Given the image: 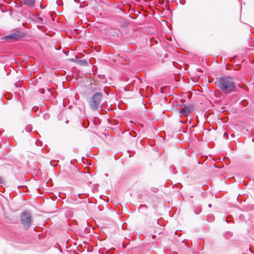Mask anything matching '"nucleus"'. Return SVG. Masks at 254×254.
Wrapping results in <instances>:
<instances>
[{
    "mask_svg": "<svg viewBox=\"0 0 254 254\" xmlns=\"http://www.w3.org/2000/svg\"><path fill=\"white\" fill-rule=\"evenodd\" d=\"M97 90V89L96 88H94V87L93 88L91 87L90 89L91 92H93L96 91Z\"/></svg>",
    "mask_w": 254,
    "mask_h": 254,
    "instance_id": "1a4fd4ad",
    "label": "nucleus"
},
{
    "mask_svg": "<svg viewBox=\"0 0 254 254\" xmlns=\"http://www.w3.org/2000/svg\"><path fill=\"white\" fill-rule=\"evenodd\" d=\"M152 239H155V238H156L155 235H153L152 236Z\"/></svg>",
    "mask_w": 254,
    "mask_h": 254,
    "instance_id": "9b49d317",
    "label": "nucleus"
},
{
    "mask_svg": "<svg viewBox=\"0 0 254 254\" xmlns=\"http://www.w3.org/2000/svg\"><path fill=\"white\" fill-rule=\"evenodd\" d=\"M76 209L79 211H86L87 209V205L86 202H81L77 206Z\"/></svg>",
    "mask_w": 254,
    "mask_h": 254,
    "instance_id": "423d86ee",
    "label": "nucleus"
},
{
    "mask_svg": "<svg viewBox=\"0 0 254 254\" xmlns=\"http://www.w3.org/2000/svg\"><path fill=\"white\" fill-rule=\"evenodd\" d=\"M215 84L225 94H228L236 90V86L233 79L230 76H224L218 78Z\"/></svg>",
    "mask_w": 254,
    "mask_h": 254,
    "instance_id": "f257e3e1",
    "label": "nucleus"
},
{
    "mask_svg": "<svg viewBox=\"0 0 254 254\" xmlns=\"http://www.w3.org/2000/svg\"><path fill=\"white\" fill-rule=\"evenodd\" d=\"M23 33L19 31H16L4 37V39L8 40L9 42L17 41L20 38L24 37Z\"/></svg>",
    "mask_w": 254,
    "mask_h": 254,
    "instance_id": "20e7f679",
    "label": "nucleus"
},
{
    "mask_svg": "<svg viewBox=\"0 0 254 254\" xmlns=\"http://www.w3.org/2000/svg\"><path fill=\"white\" fill-rule=\"evenodd\" d=\"M24 4L30 6H34L35 3V0H24Z\"/></svg>",
    "mask_w": 254,
    "mask_h": 254,
    "instance_id": "0eeeda50",
    "label": "nucleus"
},
{
    "mask_svg": "<svg viewBox=\"0 0 254 254\" xmlns=\"http://www.w3.org/2000/svg\"><path fill=\"white\" fill-rule=\"evenodd\" d=\"M224 135H227L226 133V132H225V133H224Z\"/></svg>",
    "mask_w": 254,
    "mask_h": 254,
    "instance_id": "f8f14e48",
    "label": "nucleus"
},
{
    "mask_svg": "<svg viewBox=\"0 0 254 254\" xmlns=\"http://www.w3.org/2000/svg\"><path fill=\"white\" fill-rule=\"evenodd\" d=\"M183 106L181 110L179 111V112L181 114H184L187 116L189 115L190 112L193 109L194 106L192 105H189L188 106H185V105H179L177 104L176 105V107L178 108V106Z\"/></svg>",
    "mask_w": 254,
    "mask_h": 254,
    "instance_id": "39448f33",
    "label": "nucleus"
},
{
    "mask_svg": "<svg viewBox=\"0 0 254 254\" xmlns=\"http://www.w3.org/2000/svg\"><path fill=\"white\" fill-rule=\"evenodd\" d=\"M103 96L102 92H96L93 95L89 101V105L91 110L93 111L98 110Z\"/></svg>",
    "mask_w": 254,
    "mask_h": 254,
    "instance_id": "f03ea898",
    "label": "nucleus"
},
{
    "mask_svg": "<svg viewBox=\"0 0 254 254\" xmlns=\"http://www.w3.org/2000/svg\"><path fill=\"white\" fill-rule=\"evenodd\" d=\"M158 221L155 220L154 223V226L155 228H157V230H155L154 231V233L160 234L161 233V230L158 227Z\"/></svg>",
    "mask_w": 254,
    "mask_h": 254,
    "instance_id": "6e6552de",
    "label": "nucleus"
},
{
    "mask_svg": "<svg viewBox=\"0 0 254 254\" xmlns=\"http://www.w3.org/2000/svg\"><path fill=\"white\" fill-rule=\"evenodd\" d=\"M2 182H3V180H2V178L0 177V184H2Z\"/></svg>",
    "mask_w": 254,
    "mask_h": 254,
    "instance_id": "9d476101",
    "label": "nucleus"
},
{
    "mask_svg": "<svg viewBox=\"0 0 254 254\" xmlns=\"http://www.w3.org/2000/svg\"><path fill=\"white\" fill-rule=\"evenodd\" d=\"M32 217L30 213L27 211L23 212L21 215V221L23 227L28 228L31 224Z\"/></svg>",
    "mask_w": 254,
    "mask_h": 254,
    "instance_id": "7ed1b4c3",
    "label": "nucleus"
}]
</instances>
